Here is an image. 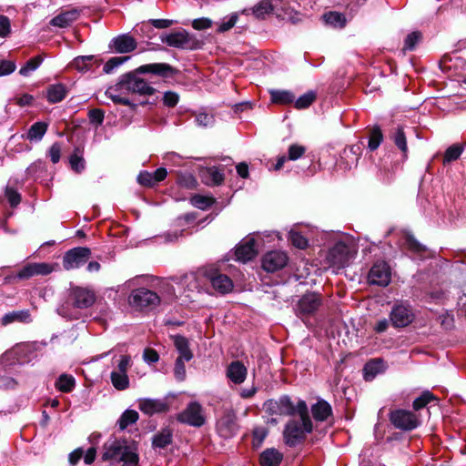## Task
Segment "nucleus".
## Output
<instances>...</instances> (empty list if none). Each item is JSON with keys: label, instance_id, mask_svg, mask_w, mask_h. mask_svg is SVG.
Returning <instances> with one entry per match:
<instances>
[{"label": "nucleus", "instance_id": "35", "mask_svg": "<svg viewBox=\"0 0 466 466\" xmlns=\"http://www.w3.org/2000/svg\"><path fill=\"white\" fill-rule=\"evenodd\" d=\"M31 316L28 310H18V311H12L9 313H6L2 318V324L7 325L13 322H23V323H28L31 322Z\"/></svg>", "mask_w": 466, "mask_h": 466}, {"label": "nucleus", "instance_id": "27", "mask_svg": "<svg viewBox=\"0 0 466 466\" xmlns=\"http://www.w3.org/2000/svg\"><path fill=\"white\" fill-rule=\"evenodd\" d=\"M155 288L161 299V303H170L176 299L175 289L169 280L158 279Z\"/></svg>", "mask_w": 466, "mask_h": 466}, {"label": "nucleus", "instance_id": "49", "mask_svg": "<svg viewBox=\"0 0 466 466\" xmlns=\"http://www.w3.org/2000/svg\"><path fill=\"white\" fill-rule=\"evenodd\" d=\"M463 151V147L458 144L449 147L444 154L443 164H448L458 159Z\"/></svg>", "mask_w": 466, "mask_h": 466}, {"label": "nucleus", "instance_id": "56", "mask_svg": "<svg viewBox=\"0 0 466 466\" xmlns=\"http://www.w3.org/2000/svg\"><path fill=\"white\" fill-rule=\"evenodd\" d=\"M382 140V134L379 127H375L372 129L370 139H369V148L373 151L379 147L380 142Z\"/></svg>", "mask_w": 466, "mask_h": 466}, {"label": "nucleus", "instance_id": "25", "mask_svg": "<svg viewBox=\"0 0 466 466\" xmlns=\"http://www.w3.org/2000/svg\"><path fill=\"white\" fill-rule=\"evenodd\" d=\"M127 94H128V92L121 86V79L115 86H109L105 92V95L115 104L129 106L131 103L127 97Z\"/></svg>", "mask_w": 466, "mask_h": 466}, {"label": "nucleus", "instance_id": "64", "mask_svg": "<svg viewBox=\"0 0 466 466\" xmlns=\"http://www.w3.org/2000/svg\"><path fill=\"white\" fill-rule=\"evenodd\" d=\"M267 435L268 431L265 428H256L253 431V445L256 447H259Z\"/></svg>", "mask_w": 466, "mask_h": 466}, {"label": "nucleus", "instance_id": "31", "mask_svg": "<svg viewBox=\"0 0 466 466\" xmlns=\"http://www.w3.org/2000/svg\"><path fill=\"white\" fill-rule=\"evenodd\" d=\"M283 455L278 450L274 448L265 450L259 458L260 464L262 466H279Z\"/></svg>", "mask_w": 466, "mask_h": 466}, {"label": "nucleus", "instance_id": "26", "mask_svg": "<svg viewBox=\"0 0 466 466\" xmlns=\"http://www.w3.org/2000/svg\"><path fill=\"white\" fill-rule=\"evenodd\" d=\"M174 346L178 352L177 359L185 360L187 362L193 359V352L189 347V340L181 335L171 336Z\"/></svg>", "mask_w": 466, "mask_h": 466}, {"label": "nucleus", "instance_id": "18", "mask_svg": "<svg viewBox=\"0 0 466 466\" xmlns=\"http://www.w3.org/2000/svg\"><path fill=\"white\" fill-rule=\"evenodd\" d=\"M258 254V248L255 246L253 238L243 239L235 249L236 260L246 263L251 260Z\"/></svg>", "mask_w": 466, "mask_h": 466}, {"label": "nucleus", "instance_id": "55", "mask_svg": "<svg viewBox=\"0 0 466 466\" xmlns=\"http://www.w3.org/2000/svg\"><path fill=\"white\" fill-rule=\"evenodd\" d=\"M434 399L430 391H424L420 397L416 398L413 401V409L419 410L425 407L431 400Z\"/></svg>", "mask_w": 466, "mask_h": 466}, {"label": "nucleus", "instance_id": "6", "mask_svg": "<svg viewBox=\"0 0 466 466\" xmlns=\"http://www.w3.org/2000/svg\"><path fill=\"white\" fill-rule=\"evenodd\" d=\"M91 250L86 247H77L66 251L63 257V267L66 270L76 269L87 262Z\"/></svg>", "mask_w": 466, "mask_h": 466}, {"label": "nucleus", "instance_id": "10", "mask_svg": "<svg viewBox=\"0 0 466 466\" xmlns=\"http://www.w3.org/2000/svg\"><path fill=\"white\" fill-rule=\"evenodd\" d=\"M390 319L395 328H404L412 322L414 314L410 305L400 303L391 309Z\"/></svg>", "mask_w": 466, "mask_h": 466}, {"label": "nucleus", "instance_id": "7", "mask_svg": "<svg viewBox=\"0 0 466 466\" xmlns=\"http://www.w3.org/2000/svg\"><path fill=\"white\" fill-rule=\"evenodd\" d=\"M69 303L77 309H87L91 307L95 300L94 291L88 288L75 286L69 290Z\"/></svg>", "mask_w": 466, "mask_h": 466}, {"label": "nucleus", "instance_id": "8", "mask_svg": "<svg viewBox=\"0 0 466 466\" xmlns=\"http://www.w3.org/2000/svg\"><path fill=\"white\" fill-rule=\"evenodd\" d=\"M180 422L194 427H200L205 423V416L202 406L197 401H191L187 408L178 414Z\"/></svg>", "mask_w": 466, "mask_h": 466}, {"label": "nucleus", "instance_id": "54", "mask_svg": "<svg viewBox=\"0 0 466 466\" xmlns=\"http://www.w3.org/2000/svg\"><path fill=\"white\" fill-rule=\"evenodd\" d=\"M420 39L421 34L420 32L415 31L409 34L404 41V50H413L416 45L420 41Z\"/></svg>", "mask_w": 466, "mask_h": 466}, {"label": "nucleus", "instance_id": "16", "mask_svg": "<svg viewBox=\"0 0 466 466\" xmlns=\"http://www.w3.org/2000/svg\"><path fill=\"white\" fill-rule=\"evenodd\" d=\"M288 263V256L283 251L268 252L262 258V268L268 272H275L283 268Z\"/></svg>", "mask_w": 466, "mask_h": 466}, {"label": "nucleus", "instance_id": "30", "mask_svg": "<svg viewBox=\"0 0 466 466\" xmlns=\"http://www.w3.org/2000/svg\"><path fill=\"white\" fill-rule=\"evenodd\" d=\"M79 15L80 13L77 9H71L63 12L52 18L50 24L54 26H58L61 28L66 27L75 22L78 18Z\"/></svg>", "mask_w": 466, "mask_h": 466}, {"label": "nucleus", "instance_id": "19", "mask_svg": "<svg viewBox=\"0 0 466 466\" xmlns=\"http://www.w3.org/2000/svg\"><path fill=\"white\" fill-rule=\"evenodd\" d=\"M206 277L213 289L221 294H226L233 289V282L227 275L206 271Z\"/></svg>", "mask_w": 466, "mask_h": 466}, {"label": "nucleus", "instance_id": "37", "mask_svg": "<svg viewBox=\"0 0 466 466\" xmlns=\"http://www.w3.org/2000/svg\"><path fill=\"white\" fill-rule=\"evenodd\" d=\"M323 21L334 28H342L346 25V17L343 14L339 12H328L322 15Z\"/></svg>", "mask_w": 466, "mask_h": 466}, {"label": "nucleus", "instance_id": "20", "mask_svg": "<svg viewBox=\"0 0 466 466\" xmlns=\"http://www.w3.org/2000/svg\"><path fill=\"white\" fill-rule=\"evenodd\" d=\"M207 280L206 272H191L186 274L181 280L183 286L188 292H200L204 289V284Z\"/></svg>", "mask_w": 466, "mask_h": 466}, {"label": "nucleus", "instance_id": "15", "mask_svg": "<svg viewBox=\"0 0 466 466\" xmlns=\"http://www.w3.org/2000/svg\"><path fill=\"white\" fill-rule=\"evenodd\" d=\"M280 0H261L252 8L243 9L240 14H252L258 19H265L269 14H275L278 6H280Z\"/></svg>", "mask_w": 466, "mask_h": 466}, {"label": "nucleus", "instance_id": "23", "mask_svg": "<svg viewBox=\"0 0 466 466\" xmlns=\"http://www.w3.org/2000/svg\"><path fill=\"white\" fill-rule=\"evenodd\" d=\"M348 247L339 242L337 243L329 252V261L337 268H343L348 261Z\"/></svg>", "mask_w": 466, "mask_h": 466}, {"label": "nucleus", "instance_id": "53", "mask_svg": "<svg viewBox=\"0 0 466 466\" xmlns=\"http://www.w3.org/2000/svg\"><path fill=\"white\" fill-rule=\"evenodd\" d=\"M128 59L127 56L121 57V56H114L111 57L104 66L103 71L106 74H111L113 71L120 66L124 62H126Z\"/></svg>", "mask_w": 466, "mask_h": 466}, {"label": "nucleus", "instance_id": "48", "mask_svg": "<svg viewBox=\"0 0 466 466\" xmlns=\"http://www.w3.org/2000/svg\"><path fill=\"white\" fill-rule=\"evenodd\" d=\"M239 13H233L222 19V21L218 24V32L225 33L230 30L238 20Z\"/></svg>", "mask_w": 466, "mask_h": 466}, {"label": "nucleus", "instance_id": "44", "mask_svg": "<svg viewBox=\"0 0 466 466\" xmlns=\"http://www.w3.org/2000/svg\"><path fill=\"white\" fill-rule=\"evenodd\" d=\"M94 59V56H80L73 60L72 66L79 72H86L91 69V62Z\"/></svg>", "mask_w": 466, "mask_h": 466}, {"label": "nucleus", "instance_id": "57", "mask_svg": "<svg viewBox=\"0 0 466 466\" xmlns=\"http://www.w3.org/2000/svg\"><path fill=\"white\" fill-rule=\"evenodd\" d=\"M88 117L91 124L101 126L105 118V112L99 108L91 109L88 112Z\"/></svg>", "mask_w": 466, "mask_h": 466}, {"label": "nucleus", "instance_id": "41", "mask_svg": "<svg viewBox=\"0 0 466 466\" xmlns=\"http://www.w3.org/2000/svg\"><path fill=\"white\" fill-rule=\"evenodd\" d=\"M172 433L170 430L164 429L153 437V446L155 448H165L171 443Z\"/></svg>", "mask_w": 466, "mask_h": 466}, {"label": "nucleus", "instance_id": "33", "mask_svg": "<svg viewBox=\"0 0 466 466\" xmlns=\"http://www.w3.org/2000/svg\"><path fill=\"white\" fill-rule=\"evenodd\" d=\"M271 102L279 105H289L295 101V95L289 90L270 89Z\"/></svg>", "mask_w": 466, "mask_h": 466}, {"label": "nucleus", "instance_id": "22", "mask_svg": "<svg viewBox=\"0 0 466 466\" xmlns=\"http://www.w3.org/2000/svg\"><path fill=\"white\" fill-rule=\"evenodd\" d=\"M248 375V369L239 360H234L228 364L226 370L227 378L234 384H242Z\"/></svg>", "mask_w": 466, "mask_h": 466}, {"label": "nucleus", "instance_id": "1", "mask_svg": "<svg viewBox=\"0 0 466 466\" xmlns=\"http://www.w3.org/2000/svg\"><path fill=\"white\" fill-rule=\"evenodd\" d=\"M174 69L166 63H153L140 66L135 72L124 75L121 77V86L128 93L139 95H152L155 91L145 79L141 78L139 74H154L161 76H169L173 75Z\"/></svg>", "mask_w": 466, "mask_h": 466}, {"label": "nucleus", "instance_id": "50", "mask_svg": "<svg viewBox=\"0 0 466 466\" xmlns=\"http://www.w3.org/2000/svg\"><path fill=\"white\" fill-rule=\"evenodd\" d=\"M190 202L194 207L205 210L214 203V200L209 197L195 195L191 198Z\"/></svg>", "mask_w": 466, "mask_h": 466}, {"label": "nucleus", "instance_id": "38", "mask_svg": "<svg viewBox=\"0 0 466 466\" xmlns=\"http://www.w3.org/2000/svg\"><path fill=\"white\" fill-rule=\"evenodd\" d=\"M47 130V124L44 122H36L33 124L26 135V138L30 141H40Z\"/></svg>", "mask_w": 466, "mask_h": 466}, {"label": "nucleus", "instance_id": "46", "mask_svg": "<svg viewBox=\"0 0 466 466\" xmlns=\"http://www.w3.org/2000/svg\"><path fill=\"white\" fill-rule=\"evenodd\" d=\"M195 122L198 127H208L213 126L215 118L212 114L199 110L195 113Z\"/></svg>", "mask_w": 466, "mask_h": 466}, {"label": "nucleus", "instance_id": "28", "mask_svg": "<svg viewBox=\"0 0 466 466\" xmlns=\"http://www.w3.org/2000/svg\"><path fill=\"white\" fill-rule=\"evenodd\" d=\"M280 6L276 10V15L282 20L297 23L301 20V14L290 6L289 3L280 0Z\"/></svg>", "mask_w": 466, "mask_h": 466}, {"label": "nucleus", "instance_id": "13", "mask_svg": "<svg viewBox=\"0 0 466 466\" xmlns=\"http://www.w3.org/2000/svg\"><path fill=\"white\" fill-rule=\"evenodd\" d=\"M321 305L320 295L315 292L307 293L297 304V315L300 318L315 313Z\"/></svg>", "mask_w": 466, "mask_h": 466}, {"label": "nucleus", "instance_id": "47", "mask_svg": "<svg viewBox=\"0 0 466 466\" xmlns=\"http://www.w3.org/2000/svg\"><path fill=\"white\" fill-rule=\"evenodd\" d=\"M43 62V58L39 56L29 59L24 66L19 70V74L23 76H28L34 71H35Z\"/></svg>", "mask_w": 466, "mask_h": 466}, {"label": "nucleus", "instance_id": "14", "mask_svg": "<svg viewBox=\"0 0 466 466\" xmlns=\"http://www.w3.org/2000/svg\"><path fill=\"white\" fill-rule=\"evenodd\" d=\"M138 409L147 416L168 411L169 405L165 399L143 398L137 400Z\"/></svg>", "mask_w": 466, "mask_h": 466}, {"label": "nucleus", "instance_id": "59", "mask_svg": "<svg viewBox=\"0 0 466 466\" xmlns=\"http://www.w3.org/2000/svg\"><path fill=\"white\" fill-rule=\"evenodd\" d=\"M305 151H306V148L303 146H300V145H298V144H293V145L289 146V147L288 158L289 160H293V161L297 160L300 157L303 156Z\"/></svg>", "mask_w": 466, "mask_h": 466}, {"label": "nucleus", "instance_id": "12", "mask_svg": "<svg viewBox=\"0 0 466 466\" xmlns=\"http://www.w3.org/2000/svg\"><path fill=\"white\" fill-rule=\"evenodd\" d=\"M238 425L236 414L233 410H225L223 415L217 421V431L225 439L231 438L237 432Z\"/></svg>", "mask_w": 466, "mask_h": 466}, {"label": "nucleus", "instance_id": "60", "mask_svg": "<svg viewBox=\"0 0 466 466\" xmlns=\"http://www.w3.org/2000/svg\"><path fill=\"white\" fill-rule=\"evenodd\" d=\"M213 21L208 17H200L194 19L191 22V25L195 30H206L212 26Z\"/></svg>", "mask_w": 466, "mask_h": 466}, {"label": "nucleus", "instance_id": "58", "mask_svg": "<svg viewBox=\"0 0 466 466\" xmlns=\"http://www.w3.org/2000/svg\"><path fill=\"white\" fill-rule=\"evenodd\" d=\"M185 360L177 359L175 362L174 368V375L176 379L179 381H182L186 378V367H185Z\"/></svg>", "mask_w": 466, "mask_h": 466}, {"label": "nucleus", "instance_id": "43", "mask_svg": "<svg viewBox=\"0 0 466 466\" xmlns=\"http://www.w3.org/2000/svg\"><path fill=\"white\" fill-rule=\"evenodd\" d=\"M76 381L73 376L62 374L56 382V387L63 392H70L75 387Z\"/></svg>", "mask_w": 466, "mask_h": 466}, {"label": "nucleus", "instance_id": "52", "mask_svg": "<svg viewBox=\"0 0 466 466\" xmlns=\"http://www.w3.org/2000/svg\"><path fill=\"white\" fill-rule=\"evenodd\" d=\"M316 95L314 92L310 91L302 96H300L298 99L295 98V106L298 109H303L309 107L312 102L315 100Z\"/></svg>", "mask_w": 466, "mask_h": 466}, {"label": "nucleus", "instance_id": "2", "mask_svg": "<svg viewBox=\"0 0 466 466\" xmlns=\"http://www.w3.org/2000/svg\"><path fill=\"white\" fill-rule=\"evenodd\" d=\"M312 431V422L309 416L308 406L304 400L298 401V417L293 418L286 424L283 436L289 447L300 443L306 435Z\"/></svg>", "mask_w": 466, "mask_h": 466}, {"label": "nucleus", "instance_id": "21", "mask_svg": "<svg viewBox=\"0 0 466 466\" xmlns=\"http://www.w3.org/2000/svg\"><path fill=\"white\" fill-rule=\"evenodd\" d=\"M137 46L136 39L127 34L114 37L109 44L110 48L120 54L132 52L137 48Z\"/></svg>", "mask_w": 466, "mask_h": 466}, {"label": "nucleus", "instance_id": "11", "mask_svg": "<svg viewBox=\"0 0 466 466\" xmlns=\"http://www.w3.org/2000/svg\"><path fill=\"white\" fill-rule=\"evenodd\" d=\"M368 278L370 284L386 287L390 282V268L384 261L376 262L370 268Z\"/></svg>", "mask_w": 466, "mask_h": 466}, {"label": "nucleus", "instance_id": "42", "mask_svg": "<svg viewBox=\"0 0 466 466\" xmlns=\"http://www.w3.org/2000/svg\"><path fill=\"white\" fill-rule=\"evenodd\" d=\"M110 378L113 386L118 390H124L129 386V379L126 373L112 371Z\"/></svg>", "mask_w": 466, "mask_h": 466}, {"label": "nucleus", "instance_id": "63", "mask_svg": "<svg viewBox=\"0 0 466 466\" xmlns=\"http://www.w3.org/2000/svg\"><path fill=\"white\" fill-rule=\"evenodd\" d=\"M16 68L15 63L11 60H0V76L13 73Z\"/></svg>", "mask_w": 466, "mask_h": 466}, {"label": "nucleus", "instance_id": "5", "mask_svg": "<svg viewBox=\"0 0 466 466\" xmlns=\"http://www.w3.org/2000/svg\"><path fill=\"white\" fill-rule=\"evenodd\" d=\"M131 306L144 309H153L161 303L159 295L145 288H139L132 291L129 296Z\"/></svg>", "mask_w": 466, "mask_h": 466}, {"label": "nucleus", "instance_id": "62", "mask_svg": "<svg viewBox=\"0 0 466 466\" xmlns=\"http://www.w3.org/2000/svg\"><path fill=\"white\" fill-rule=\"evenodd\" d=\"M178 183L187 188H193L196 184V178L190 173H180L178 175Z\"/></svg>", "mask_w": 466, "mask_h": 466}, {"label": "nucleus", "instance_id": "45", "mask_svg": "<svg viewBox=\"0 0 466 466\" xmlns=\"http://www.w3.org/2000/svg\"><path fill=\"white\" fill-rule=\"evenodd\" d=\"M138 413L134 410H127L123 412L118 420V425L121 430H125L129 425L137 422L138 420Z\"/></svg>", "mask_w": 466, "mask_h": 466}, {"label": "nucleus", "instance_id": "40", "mask_svg": "<svg viewBox=\"0 0 466 466\" xmlns=\"http://www.w3.org/2000/svg\"><path fill=\"white\" fill-rule=\"evenodd\" d=\"M391 139L393 140L396 147L406 155L408 152L406 135L403 128L399 127L391 134Z\"/></svg>", "mask_w": 466, "mask_h": 466}, {"label": "nucleus", "instance_id": "29", "mask_svg": "<svg viewBox=\"0 0 466 466\" xmlns=\"http://www.w3.org/2000/svg\"><path fill=\"white\" fill-rule=\"evenodd\" d=\"M386 365L383 360L380 359L372 360L367 362L363 369V376L365 380H372L378 374L384 372Z\"/></svg>", "mask_w": 466, "mask_h": 466}, {"label": "nucleus", "instance_id": "4", "mask_svg": "<svg viewBox=\"0 0 466 466\" xmlns=\"http://www.w3.org/2000/svg\"><path fill=\"white\" fill-rule=\"evenodd\" d=\"M161 40L168 46L179 49L196 50L200 48L202 46V43L196 35L189 34L186 30L166 34L161 37Z\"/></svg>", "mask_w": 466, "mask_h": 466}, {"label": "nucleus", "instance_id": "51", "mask_svg": "<svg viewBox=\"0 0 466 466\" xmlns=\"http://www.w3.org/2000/svg\"><path fill=\"white\" fill-rule=\"evenodd\" d=\"M289 238L292 245L298 248L304 249L308 247V239L294 228L289 231Z\"/></svg>", "mask_w": 466, "mask_h": 466}, {"label": "nucleus", "instance_id": "39", "mask_svg": "<svg viewBox=\"0 0 466 466\" xmlns=\"http://www.w3.org/2000/svg\"><path fill=\"white\" fill-rule=\"evenodd\" d=\"M278 403L279 404L280 407V415H298V403L294 405L289 396H281L278 400Z\"/></svg>", "mask_w": 466, "mask_h": 466}, {"label": "nucleus", "instance_id": "17", "mask_svg": "<svg viewBox=\"0 0 466 466\" xmlns=\"http://www.w3.org/2000/svg\"><path fill=\"white\" fill-rule=\"evenodd\" d=\"M54 270V266L46 262L26 264L16 275L18 279H25L34 276H46Z\"/></svg>", "mask_w": 466, "mask_h": 466}, {"label": "nucleus", "instance_id": "36", "mask_svg": "<svg viewBox=\"0 0 466 466\" xmlns=\"http://www.w3.org/2000/svg\"><path fill=\"white\" fill-rule=\"evenodd\" d=\"M311 412L315 420H325L331 414V407L325 400H319L311 408Z\"/></svg>", "mask_w": 466, "mask_h": 466}, {"label": "nucleus", "instance_id": "24", "mask_svg": "<svg viewBox=\"0 0 466 466\" xmlns=\"http://www.w3.org/2000/svg\"><path fill=\"white\" fill-rule=\"evenodd\" d=\"M199 175L202 182L208 186H218L224 181L223 170L218 167H203Z\"/></svg>", "mask_w": 466, "mask_h": 466}, {"label": "nucleus", "instance_id": "34", "mask_svg": "<svg viewBox=\"0 0 466 466\" xmlns=\"http://www.w3.org/2000/svg\"><path fill=\"white\" fill-rule=\"evenodd\" d=\"M69 164L71 169L76 173H82L86 168V161L84 158V151L79 147H76L69 157Z\"/></svg>", "mask_w": 466, "mask_h": 466}, {"label": "nucleus", "instance_id": "61", "mask_svg": "<svg viewBox=\"0 0 466 466\" xmlns=\"http://www.w3.org/2000/svg\"><path fill=\"white\" fill-rule=\"evenodd\" d=\"M405 245L407 248L418 254H422L426 252V248L421 246L413 237L408 236L405 240Z\"/></svg>", "mask_w": 466, "mask_h": 466}, {"label": "nucleus", "instance_id": "32", "mask_svg": "<svg viewBox=\"0 0 466 466\" xmlns=\"http://www.w3.org/2000/svg\"><path fill=\"white\" fill-rule=\"evenodd\" d=\"M67 89L63 84L50 85L46 89V99L49 103L56 104L61 102L66 96Z\"/></svg>", "mask_w": 466, "mask_h": 466}, {"label": "nucleus", "instance_id": "9", "mask_svg": "<svg viewBox=\"0 0 466 466\" xmlns=\"http://www.w3.org/2000/svg\"><path fill=\"white\" fill-rule=\"evenodd\" d=\"M391 423L400 430L412 431L420 424L418 417L410 410H397L390 416Z\"/></svg>", "mask_w": 466, "mask_h": 466}, {"label": "nucleus", "instance_id": "3", "mask_svg": "<svg viewBox=\"0 0 466 466\" xmlns=\"http://www.w3.org/2000/svg\"><path fill=\"white\" fill-rule=\"evenodd\" d=\"M103 461L122 463L121 466H139L137 447L127 441L112 439L104 444Z\"/></svg>", "mask_w": 466, "mask_h": 466}]
</instances>
